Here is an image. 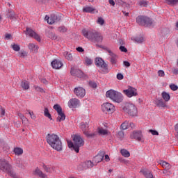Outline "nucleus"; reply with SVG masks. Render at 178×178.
Here are the masks:
<instances>
[{
    "mask_svg": "<svg viewBox=\"0 0 178 178\" xmlns=\"http://www.w3.org/2000/svg\"><path fill=\"white\" fill-rule=\"evenodd\" d=\"M47 143L56 151H62V140L55 134H48L46 137Z\"/></svg>",
    "mask_w": 178,
    "mask_h": 178,
    "instance_id": "1",
    "label": "nucleus"
},
{
    "mask_svg": "<svg viewBox=\"0 0 178 178\" xmlns=\"http://www.w3.org/2000/svg\"><path fill=\"white\" fill-rule=\"evenodd\" d=\"M82 34L85 38L92 41V42H102V35L96 31H87L86 29H83Z\"/></svg>",
    "mask_w": 178,
    "mask_h": 178,
    "instance_id": "2",
    "label": "nucleus"
},
{
    "mask_svg": "<svg viewBox=\"0 0 178 178\" xmlns=\"http://www.w3.org/2000/svg\"><path fill=\"white\" fill-rule=\"evenodd\" d=\"M106 97L113 101V102H118V104H120L123 101V95L113 90H108L106 92Z\"/></svg>",
    "mask_w": 178,
    "mask_h": 178,
    "instance_id": "3",
    "label": "nucleus"
},
{
    "mask_svg": "<svg viewBox=\"0 0 178 178\" xmlns=\"http://www.w3.org/2000/svg\"><path fill=\"white\" fill-rule=\"evenodd\" d=\"M136 23H138L139 26L149 27V26H152V19L148 17L139 15L136 17Z\"/></svg>",
    "mask_w": 178,
    "mask_h": 178,
    "instance_id": "4",
    "label": "nucleus"
},
{
    "mask_svg": "<svg viewBox=\"0 0 178 178\" xmlns=\"http://www.w3.org/2000/svg\"><path fill=\"white\" fill-rule=\"evenodd\" d=\"M123 111H124V112H127V113L129 114L130 116H137V107H136V106H134V104H133L126 103L124 106L123 107Z\"/></svg>",
    "mask_w": 178,
    "mask_h": 178,
    "instance_id": "5",
    "label": "nucleus"
},
{
    "mask_svg": "<svg viewBox=\"0 0 178 178\" xmlns=\"http://www.w3.org/2000/svg\"><path fill=\"white\" fill-rule=\"evenodd\" d=\"M73 141L74 144V151L76 153H79L80 151V147H83L84 145V140L80 136L75 135L73 137Z\"/></svg>",
    "mask_w": 178,
    "mask_h": 178,
    "instance_id": "6",
    "label": "nucleus"
},
{
    "mask_svg": "<svg viewBox=\"0 0 178 178\" xmlns=\"http://www.w3.org/2000/svg\"><path fill=\"white\" fill-rule=\"evenodd\" d=\"M102 111L104 112V113H108V115H111L116 111V108H115V106L109 102L104 103L102 105Z\"/></svg>",
    "mask_w": 178,
    "mask_h": 178,
    "instance_id": "7",
    "label": "nucleus"
},
{
    "mask_svg": "<svg viewBox=\"0 0 178 178\" xmlns=\"http://www.w3.org/2000/svg\"><path fill=\"white\" fill-rule=\"evenodd\" d=\"M80 129L83 131V134L86 136V137L91 138L96 136L95 133H90L89 130L88 123L87 122H81L80 124Z\"/></svg>",
    "mask_w": 178,
    "mask_h": 178,
    "instance_id": "8",
    "label": "nucleus"
},
{
    "mask_svg": "<svg viewBox=\"0 0 178 178\" xmlns=\"http://www.w3.org/2000/svg\"><path fill=\"white\" fill-rule=\"evenodd\" d=\"M122 92L124 95H127L128 98L137 97L138 95V93H137V89L131 86H128L127 89L124 90Z\"/></svg>",
    "mask_w": 178,
    "mask_h": 178,
    "instance_id": "9",
    "label": "nucleus"
},
{
    "mask_svg": "<svg viewBox=\"0 0 178 178\" xmlns=\"http://www.w3.org/2000/svg\"><path fill=\"white\" fill-rule=\"evenodd\" d=\"M130 138L144 143V136H143V132L141 131H134L130 135Z\"/></svg>",
    "mask_w": 178,
    "mask_h": 178,
    "instance_id": "10",
    "label": "nucleus"
},
{
    "mask_svg": "<svg viewBox=\"0 0 178 178\" xmlns=\"http://www.w3.org/2000/svg\"><path fill=\"white\" fill-rule=\"evenodd\" d=\"M12 169V165L9 163V161L2 159L0 160V170L6 173Z\"/></svg>",
    "mask_w": 178,
    "mask_h": 178,
    "instance_id": "11",
    "label": "nucleus"
},
{
    "mask_svg": "<svg viewBox=\"0 0 178 178\" xmlns=\"http://www.w3.org/2000/svg\"><path fill=\"white\" fill-rule=\"evenodd\" d=\"M74 94L78 98H84L86 97V89L83 87H76L74 89Z\"/></svg>",
    "mask_w": 178,
    "mask_h": 178,
    "instance_id": "12",
    "label": "nucleus"
},
{
    "mask_svg": "<svg viewBox=\"0 0 178 178\" xmlns=\"http://www.w3.org/2000/svg\"><path fill=\"white\" fill-rule=\"evenodd\" d=\"M44 19L47 20L48 24H54V23L59 22V20H60V17L58 15L51 14L50 17L46 15Z\"/></svg>",
    "mask_w": 178,
    "mask_h": 178,
    "instance_id": "13",
    "label": "nucleus"
},
{
    "mask_svg": "<svg viewBox=\"0 0 178 178\" xmlns=\"http://www.w3.org/2000/svg\"><path fill=\"white\" fill-rule=\"evenodd\" d=\"M70 74L72 76L83 79L84 77V73H83L79 68H71Z\"/></svg>",
    "mask_w": 178,
    "mask_h": 178,
    "instance_id": "14",
    "label": "nucleus"
},
{
    "mask_svg": "<svg viewBox=\"0 0 178 178\" xmlns=\"http://www.w3.org/2000/svg\"><path fill=\"white\" fill-rule=\"evenodd\" d=\"M107 52L109 54L110 62L113 66H116V63H118V55L111 51L110 49H107Z\"/></svg>",
    "mask_w": 178,
    "mask_h": 178,
    "instance_id": "15",
    "label": "nucleus"
},
{
    "mask_svg": "<svg viewBox=\"0 0 178 178\" xmlns=\"http://www.w3.org/2000/svg\"><path fill=\"white\" fill-rule=\"evenodd\" d=\"M26 35H29V37H33V38H35V40H36L39 42L40 41H41V38H40V35H38V34H37L34 31H33V29L30 28H26Z\"/></svg>",
    "mask_w": 178,
    "mask_h": 178,
    "instance_id": "16",
    "label": "nucleus"
},
{
    "mask_svg": "<svg viewBox=\"0 0 178 178\" xmlns=\"http://www.w3.org/2000/svg\"><path fill=\"white\" fill-rule=\"evenodd\" d=\"M69 108H79L80 106V100L77 98H72L68 102Z\"/></svg>",
    "mask_w": 178,
    "mask_h": 178,
    "instance_id": "17",
    "label": "nucleus"
},
{
    "mask_svg": "<svg viewBox=\"0 0 178 178\" xmlns=\"http://www.w3.org/2000/svg\"><path fill=\"white\" fill-rule=\"evenodd\" d=\"M95 65L97 66V67H106L108 65L104 59L101 57H97L95 58Z\"/></svg>",
    "mask_w": 178,
    "mask_h": 178,
    "instance_id": "18",
    "label": "nucleus"
},
{
    "mask_svg": "<svg viewBox=\"0 0 178 178\" xmlns=\"http://www.w3.org/2000/svg\"><path fill=\"white\" fill-rule=\"evenodd\" d=\"M104 156H105V152H99V154L93 158V162L95 163H99V162H102Z\"/></svg>",
    "mask_w": 178,
    "mask_h": 178,
    "instance_id": "19",
    "label": "nucleus"
},
{
    "mask_svg": "<svg viewBox=\"0 0 178 178\" xmlns=\"http://www.w3.org/2000/svg\"><path fill=\"white\" fill-rule=\"evenodd\" d=\"M83 12L85 13H91V14H94V13H98V10H97V8L92 7V6H84L83 8Z\"/></svg>",
    "mask_w": 178,
    "mask_h": 178,
    "instance_id": "20",
    "label": "nucleus"
},
{
    "mask_svg": "<svg viewBox=\"0 0 178 178\" xmlns=\"http://www.w3.org/2000/svg\"><path fill=\"white\" fill-rule=\"evenodd\" d=\"M129 127L134 129V124L131 122L125 121L121 124V129H122V130H127V129H129Z\"/></svg>",
    "mask_w": 178,
    "mask_h": 178,
    "instance_id": "21",
    "label": "nucleus"
},
{
    "mask_svg": "<svg viewBox=\"0 0 178 178\" xmlns=\"http://www.w3.org/2000/svg\"><path fill=\"white\" fill-rule=\"evenodd\" d=\"M154 104L156 106H158V108H167L168 105L166 104V102H163L162 99H157L154 101Z\"/></svg>",
    "mask_w": 178,
    "mask_h": 178,
    "instance_id": "22",
    "label": "nucleus"
},
{
    "mask_svg": "<svg viewBox=\"0 0 178 178\" xmlns=\"http://www.w3.org/2000/svg\"><path fill=\"white\" fill-rule=\"evenodd\" d=\"M35 176H38L40 178H48V175H45L41 170L37 168L34 171Z\"/></svg>",
    "mask_w": 178,
    "mask_h": 178,
    "instance_id": "23",
    "label": "nucleus"
},
{
    "mask_svg": "<svg viewBox=\"0 0 178 178\" xmlns=\"http://www.w3.org/2000/svg\"><path fill=\"white\" fill-rule=\"evenodd\" d=\"M52 67H62L63 63L60 60L55 59L51 62Z\"/></svg>",
    "mask_w": 178,
    "mask_h": 178,
    "instance_id": "24",
    "label": "nucleus"
},
{
    "mask_svg": "<svg viewBox=\"0 0 178 178\" xmlns=\"http://www.w3.org/2000/svg\"><path fill=\"white\" fill-rule=\"evenodd\" d=\"M97 133L99 136H108V134H109V131H108V129H104L103 127H99L97 128Z\"/></svg>",
    "mask_w": 178,
    "mask_h": 178,
    "instance_id": "25",
    "label": "nucleus"
},
{
    "mask_svg": "<svg viewBox=\"0 0 178 178\" xmlns=\"http://www.w3.org/2000/svg\"><path fill=\"white\" fill-rule=\"evenodd\" d=\"M66 119V115H65V113L61 111L60 113H58V117L56 118V122H58L60 123V122H63Z\"/></svg>",
    "mask_w": 178,
    "mask_h": 178,
    "instance_id": "26",
    "label": "nucleus"
},
{
    "mask_svg": "<svg viewBox=\"0 0 178 178\" xmlns=\"http://www.w3.org/2000/svg\"><path fill=\"white\" fill-rule=\"evenodd\" d=\"M6 16L8 19H10L11 20L13 19H16V14H15V11L10 9L8 10Z\"/></svg>",
    "mask_w": 178,
    "mask_h": 178,
    "instance_id": "27",
    "label": "nucleus"
},
{
    "mask_svg": "<svg viewBox=\"0 0 178 178\" xmlns=\"http://www.w3.org/2000/svg\"><path fill=\"white\" fill-rule=\"evenodd\" d=\"M94 166V163L91 161H86L83 163V169H90Z\"/></svg>",
    "mask_w": 178,
    "mask_h": 178,
    "instance_id": "28",
    "label": "nucleus"
},
{
    "mask_svg": "<svg viewBox=\"0 0 178 178\" xmlns=\"http://www.w3.org/2000/svg\"><path fill=\"white\" fill-rule=\"evenodd\" d=\"M29 48L30 51H31L32 52H34L35 54H37L38 52V45L31 43L29 44Z\"/></svg>",
    "mask_w": 178,
    "mask_h": 178,
    "instance_id": "29",
    "label": "nucleus"
},
{
    "mask_svg": "<svg viewBox=\"0 0 178 178\" xmlns=\"http://www.w3.org/2000/svg\"><path fill=\"white\" fill-rule=\"evenodd\" d=\"M161 97L164 99L165 102H169V101H170V95L166 92H163L161 93Z\"/></svg>",
    "mask_w": 178,
    "mask_h": 178,
    "instance_id": "30",
    "label": "nucleus"
},
{
    "mask_svg": "<svg viewBox=\"0 0 178 178\" xmlns=\"http://www.w3.org/2000/svg\"><path fill=\"white\" fill-rule=\"evenodd\" d=\"M21 87L23 88V90H29V88H30V85L29 84V81H22L21 82Z\"/></svg>",
    "mask_w": 178,
    "mask_h": 178,
    "instance_id": "31",
    "label": "nucleus"
},
{
    "mask_svg": "<svg viewBox=\"0 0 178 178\" xmlns=\"http://www.w3.org/2000/svg\"><path fill=\"white\" fill-rule=\"evenodd\" d=\"M63 55L65 59H67V60H73V56L68 51H64Z\"/></svg>",
    "mask_w": 178,
    "mask_h": 178,
    "instance_id": "32",
    "label": "nucleus"
},
{
    "mask_svg": "<svg viewBox=\"0 0 178 178\" xmlns=\"http://www.w3.org/2000/svg\"><path fill=\"white\" fill-rule=\"evenodd\" d=\"M120 153L121 155H122V156H124L125 158H129V156H130V152L126 150V149H121Z\"/></svg>",
    "mask_w": 178,
    "mask_h": 178,
    "instance_id": "33",
    "label": "nucleus"
},
{
    "mask_svg": "<svg viewBox=\"0 0 178 178\" xmlns=\"http://www.w3.org/2000/svg\"><path fill=\"white\" fill-rule=\"evenodd\" d=\"M14 152H15V155H17V156L22 155L23 154V149H22L20 147H15L14 149Z\"/></svg>",
    "mask_w": 178,
    "mask_h": 178,
    "instance_id": "34",
    "label": "nucleus"
},
{
    "mask_svg": "<svg viewBox=\"0 0 178 178\" xmlns=\"http://www.w3.org/2000/svg\"><path fill=\"white\" fill-rule=\"evenodd\" d=\"M44 115L46 118H48V119H50V120H52V116L51 115V113H49V111L48 110L47 108H44Z\"/></svg>",
    "mask_w": 178,
    "mask_h": 178,
    "instance_id": "35",
    "label": "nucleus"
},
{
    "mask_svg": "<svg viewBox=\"0 0 178 178\" xmlns=\"http://www.w3.org/2000/svg\"><path fill=\"white\" fill-rule=\"evenodd\" d=\"M11 48L13 49V51H15L16 52H19V51H20V46L15 43H13L11 44Z\"/></svg>",
    "mask_w": 178,
    "mask_h": 178,
    "instance_id": "36",
    "label": "nucleus"
},
{
    "mask_svg": "<svg viewBox=\"0 0 178 178\" xmlns=\"http://www.w3.org/2000/svg\"><path fill=\"white\" fill-rule=\"evenodd\" d=\"M99 72L100 73H102V74H106V73H109V68L108 67H100L99 70Z\"/></svg>",
    "mask_w": 178,
    "mask_h": 178,
    "instance_id": "37",
    "label": "nucleus"
},
{
    "mask_svg": "<svg viewBox=\"0 0 178 178\" xmlns=\"http://www.w3.org/2000/svg\"><path fill=\"white\" fill-rule=\"evenodd\" d=\"M160 165H161V166L164 168V169L169 170L170 168V164H169V163L168 162L163 161L160 163Z\"/></svg>",
    "mask_w": 178,
    "mask_h": 178,
    "instance_id": "38",
    "label": "nucleus"
},
{
    "mask_svg": "<svg viewBox=\"0 0 178 178\" xmlns=\"http://www.w3.org/2000/svg\"><path fill=\"white\" fill-rule=\"evenodd\" d=\"M116 137H118V138H120V140H123V138L124 137V132H123L122 131H119L116 134Z\"/></svg>",
    "mask_w": 178,
    "mask_h": 178,
    "instance_id": "39",
    "label": "nucleus"
},
{
    "mask_svg": "<svg viewBox=\"0 0 178 178\" xmlns=\"http://www.w3.org/2000/svg\"><path fill=\"white\" fill-rule=\"evenodd\" d=\"M166 3H168V5H177L178 3V0H165Z\"/></svg>",
    "mask_w": 178,
    "mask_h": 178,
    "instance_id": "40",
    "label": "nucleus"
},
{
    "mask_svg": "<svg viewBox=\"0 0 178 178\" xmlns=\"http://www.w3.org/2000/svg\"><path fill=\"white\" fill-rule=\"evenodd\" d=\"M54 109L56 111L57 113H60V112H62V107H60L59 104H55L54 106Z\"/></svg>",
    "mask_w": 178,
    "mask_h": 178,
    "instance_id": "41",
    "label": "nucleus"
},
{
    "mask_svg": "<svg viewBox=\"0 0 178 178\" xmlns=\"http://www.w3.org/2000/svg\"><path fill=\"white\" fill-rule=\"evenodd\" d=\"M84 60H85L86 65H92V59L91 58L88 57H85Z\"/></svg>",
    "mask_w": 178,
    "mask_h": 178,
    "instance_id": "42",
    "label": "nucleus"
},
{
    "mask_svg": "<svg viewBox=\"0 0 178 178\" xmlns=\"http://www.w3.org/2000/svg\"><path fill=\"white\" fill-rule=\"evenodd\" d=\"M6 173H8L9 176H11V177L17 178V175H16V173L12 171V169L9 170V171H7Z\"/></svg>",
    "mask_w": 178,
    "mask_h": 178,
    "instance_id": "43",
    "label": "nucleus"
},
{
    "mask_svg": "<svg viewBox=\"0 0 178 178\" xmlns=\"http://www.w3.org/2000/svg\"><path fill=\"white\" fill-rule=\"evenodd\" d=\"M139 6H147L148 5V2L145 0H142L138 1Z\"/></svg>",
    "mask_w": 178,
    "mask_h": 178,
    "instance_id": "44",
    "label": "nucleus"
},
{
    "mask_svg": "<svg viewBox=\"0 0 178 178\" xmlns=\"http://www.w3.org/2000/svg\"><path fill=\"white\" fill-rule=\"evenodd\" d=\"M58 31L60 33H66L67 31V29L65 26H60L58 28Z\"/></svg>",
    "mask_w": 178,
    "mask_h": 178,
    "instance_id": "45",
    "label": "nucleus"
},
{
    "mask_svg": "<svg viewBox=\"0 0 178 178\" xmlns=\"http://www.w3.org/2000/svg\"><path fill=\"white\" fill-rule=\"evenodd\" d=\"M170 88L172 90V91H177L178 90V86L176 84H171L170 85Z\"/></svg>",
    "mask_w": 178,
    "mask_h": 178,
    "instance_id": "46",
    "label": "nucleus"
},
{
    "mask_svg": "<svg viewBox=\"0 0 178 178\" xmlns=\"http://www.w3.org/2000/svg\"><path fill=\"white\" fill-rule=\"evenodd\" d=\"M135 41H136V42H138L139 44H141V42L144 41V38L143 36L137 37L136 38Z\"/></svg>",
    "mask_w": 178,
    "mask_h": 178,
    "instance_id": "47",
    "label": "nucleus"
},
{
    "mask_svg": "<svg viewBox=\"0 0 178 178\" xmlns=\"http://www.w3.org/2000/svg\"><path fill=\"white\" fill-rule=\"evenodd\" d=\"M43 169H44L45 172H47V173H51L52 172V170L51 169V168L43 165Z\"/></svg>",
    "mask_w": 178,
    "mask_h": 178,
    "instance_id": "48",
    "label": "nucleus"
},
{
    "mask_svg": "<svg viewBox=\"0 0 178 178\" xmlns=\"http://www.w3.org/2000/svg\"><path fill=\"white\" fill-rule=\"evenodd\" d=\"M17 166L20 169H24V168H26V166H27V163H26L24 162H22L21 163L18 164Z\"/></svg>",
    "mask_w": 178,
    "mask_h": 178,
    "instance_id": "49",
    "label": "nucleus"
},
{
    "mask_svg": "<svg viewBox=\"0 0 178 178\" xmlns=\"http://www.w3.org/2000/svg\"><path fill=\"white\" fill-rule=\"evenodd\" d=\"M104 23H105V21L102 17H99L97 19V24H100L101 26H103Z\"/></svg>",
    "mask_w": 178,
    "mask_h": 178,
    "instance_id": "50",
    "label": "nucleus"
},
{
    "mask_svg": "<svg viewBox=\"0 0 178 178\" xmlns=\"http://www.w3.org/2000/svg\"><path fill=\"white\" fill-rule=\"evenodd\" d=\"M19 54L21 58H26V56H27V53L26 52V51H21Z\"/></svg>",
    "mask_w": 178,
    "mask_h": 178,
    "instance_id": "51",
    "label": "nucleus"
},
{
    "mask_svg": "<svg viewBox=\"0 0 178 178\" xmlns=\"http://www.w3.org/2000/svg\"><path fill=\"white\" fill-rule=\"evenodd\" d=\"M149 132L151 133L152 136H159V133L158 132V131L150 129Z\"/></svg>",
    "mask_w": 178,
    "mask_h": 178,
    "instance_id": "52",
    "label": "nucleus"
},
{
    "mask_svg": "<svg viewBox=\"0 0 178 178\" xmlns=\"http://www.w3.org/2000/svg\"><path fill=\"white\" fill-rule=\"evenodd\" d=\"M89 86L92 87V88H97V83L94 81L89 82Z\"/></svg>",
    "mask_w": 178,
    "mask_h": 178,
    "instance_id": "53",
    "label": "nucleus"
},
{
    "mask_svg": "<svg viewBox=\"0 0 178 178\" xmlns=\"http://www.w3.org/2000/svg\"><path fill=\"white\" fill-rule=\"evenodd\" d=\"M35 91H38L39 92H44V89L41 88L39 86H34Z\"/></svg>",
    "mask_w": 178,
    "mask_h": 178,
    "instance_id": "54",
    "label": "nucleus"
},
{
    "mask_svg": "<svg viewBox=\"0 0 178 178\" xmlns=\"http://www.w3.org/2000/svg\"><path fill=\"white\" fill-rule=\"evenodd\" d=\"M124 76H123V74H122V73H118V74H117V79H118V80H123V79H124Z\"/></svg>",
    "mask_w": 178,
    "mask_h": 178,
    "instance_id": "55",
    "label": "nucleus"
},
{
    "mask_svg": "<svg viewBox=\"0 0 178 178\" xmlns=\"http://www.w3.org/2000/svg\"><path fill=\"white\" fill-rule=\"evenodd\" d=\"M67 145H68L69 148H73V149H74V143L73 144V142L68 141Z\"/></svg>",
    "mask_w": 178,
    "mask_h": 178,
    "instance_id": "56",
    "label": "nucleus"
},
{
    "mask_svg": "<svg viewBox=\"0 0 178 178\" xmlns=\"http://www.w3.org/2000/svg\"><path fill=\"white\" fill-rule=\"evenodd\" d=\"M119 49L121 52H127V49L124 46H120Z\"/></svg>",
    "mask_w": 178,
    "mask_h": 178,
    "instance_id": "57",
    "label": "nucleus"
},
{
    "mask_svg": "<svg viewBox=\"0 0 178 178\" xmlns=\"http://www.w3.org/2000/svg\"><path fill=\"white\" fill-rule=\"evenodd\" d=\"M158 75L159 77H163V76H165V72H163V70H159L158 72Z\"/></svg>",
    "mask_w": 178,
    "mask_h": 178,
    "instance_id": "58",
    "label": "nucleus"
},
{
    "mask_svg": "<svg viewBox=\"0 0 178 178\" xmlns=\"http://www.w3.org/2000/svg\"><path fill=\"white\" fill-rule=\"evenodd\" d=\"M49 38H51V40H56V36L55 35V33H51L49 35Z\"/></svg>",
    "mask_w": 178,
    "mask_h": 178,
    "instance_id": "59",
    "label": "nucleus"
},
{
    "mask_svg": "<svg viewBox=\"0 0 178 178\" xmlns=\"http://www.w3.org/2000/svg\"><path fill=\"white\" fill-rule=\"evenodd\" d=\"M171 72L173 74H178V68H172Z\"/></svg>",
    "mask_w": 178,
    "mask_h": 178,
    "instance_id": "60",
    "label": "nucleus"
},
{
    "mask_svg": "<svg viewBox=\"0 0 178 178\" xmlns=\"http://www.w3.org/2000/svg\"><path fill=\"white\" fill-rule=\"evenodd\" d=\"M116 3L118 5H124V1L122 0H115Z\"/></svg>",
    "mask_w": 178,
    "mask_h": 178,
    "instance_id": "61",
    "label": "nucleus"
},
{
    "mask_svg": "<svg viewBox=\"0 0 178 178\" xmlns=\"http://www.w3.org/2000/svg\"><path fill=\"white\" fill-rule=\"evenodd\" d=\"M29 114L30 115L31 119H33V120H35V116L34 115V113H33L32 111H29Z\"/></svg>",
    "mask_w": 178,
    "mask_h": 178,
    "instance_id": "62",
    "label": "nucleus"
},
{
    "mask_svg": "<svg viewBox=\"0 0 178 178\" xmlns=\"http://www.w3.org/2000/svg\"><path fill=\"white\" fill-rule=\"evenodd\" d=\"M1 116H5V108H1Z\"/></svg>",
    "mask_w": 178,
    "mask_h": 178,
    "instance_id": "63",
    "label": "nucleus"
},
{
    "mask_svg": "<svg viewBox=\"0 0 178 178\" xmlns=\"http://www.w3.org/2000/svg\"><path fill=\"white\" fill-rule=\"evenodd\" d=\"M76 51H78V52H84V49L82 47H77Z\"/></svg>",
    "mask_w": 178,
    "mask_h": 178,
    "instance_id": "64",
    "label": "nucleus"
}]
</instances>
